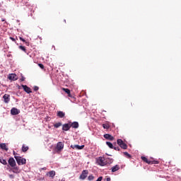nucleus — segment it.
<instances>
[{
	"label": "nucleus",
	"mask_w": 181,
	"mask_h": 181,
	"mask_svg": "<svg viewBox=\"0 0 181 181\" xmlns=\"http://www.w3.org/2000/svg\"><path fill=\"white\" fill-rule=\"evenodd\" d=\"M18 165H26V158H23L21 156H14Z\"/></svg>",
	"instance_id": "obj_1"
},
{
	"label": "nucleus",
	"mask_w": 181,
	"mask_h": 181,
	"mask_svg": "<svg viewBox=\"0 0 181 181\" xmlns=\"http://www.w3.org/2000/svg\"><path fill=\"white\" fill-rule=\"evenodd\" d=\"M64 148V143L59 141L57 144L55 149L57 150V152H62Z\"/></svg>",
	"instance_id": "obj_2"
},
{
	"label": "nucleus",
	"mask_w": 181,
	"mask_h": 181,
	"mask_svg": "<svg viewBox=\"0 0 181 181\" xmlns=\"http://www.w3.org/2000/svg\"><path fill=\"white\" fill-rule=\"evenodd\" d=\"M97 163L98 165H100V166H105V165H107V163L105 162V158L104 157H99L97 159Z\"/></svg>",
	"instance_id": "obj_3"
},
{
	"label": "nucleus",
	"mask_w": 181,
	"mask_h": 181,
	"mask_svg": "<svg viewBox=\"0 0 181 181\" xmlns=\"http://www.w3.org/2000/svg\"><path fill=\"white\" fill-rule=\"evenodd\" d=\"M117 144L119 145L120 148H122V149H127L128 148V146L127 145V144L124 143L122 139H117Z\"/></svg>",
	"instance_id": "obj_4"
},
{
	"label": "nucleus",
	"mask_w": 181,
	"mask_h": 181,
	"mask_svg": "<svg viewBox=\"0 0 181 181\" xmlns=\"http://www.w3.org/2000/svg\"><path fill=\"white\" fill-rule=\"evenodd\" d=\"M88 175V171L87 170H84L82 171L80 177H79V179H81V180H84L87 176Z\"/></svg>",
	"instance_id": "obj_5"
},
{
	"label": "nucleus",
	"mask_w": 181,
	"mask_h": 181,
	"mask_svg": "<svg viewBox=\"0 0 181 181\" xmlns=\"http://www.w3.org/2000/svg\"><path fill=\"white\" fill-rule=\"evenodd\" d=\"M8 165L11 168H15L16 166V161H15L13 158L11 157L8 159Z\"/></svg>",
	"instance_id": "obj_6"
},
{
	"label": "nucleus",
	"mask_w": 181,
	"mask_h": 181,
	"mask_svg": "<svg viewBox=\"0 0 181 181\" xmlns=\"http://www.w3.org/2000/svg\"><path fill=\"white\" fill-rule=\"evenodd\" d=\"M71 128L70 122L62 125V131H70Z\"/></svg>",
	"instance_id": "obj_7"
},
{
	"label": "nucleus",
	"mask_w": 181,
	"mask_h": 181,
	"mask_svg": "<svg viewBox=\"0 0 181 181\" xmlns=\"http://www.w3.org/2000/svg\"><path fill=\"white\" fill-rule=\"evenodd\" d=\"M21 87L23 88L24 91L27 93V94H30V93H32V89L28 86L22 85Z\"/></svg>",
	"instance_id": "obj_8"
},
{
	"label": "nucleus",
	"mask_w": 181,
	"mask_h": 181,
	"mask_svg": "<svg viewBox=\"0 0 181 181\" xmlns=\"http://www.w3.org/2000/svg\"><path fill=\"white\" fill-rule=\"evenodd\" d=\"M19 112H21V110H18L16 107H13L11 110V115H18V114H19Z\"/></svg>",
	"instance_id": "obj_9"
},
{
	"label": "nucleus",
	"mask_w": 181,
	"mask_h": 181,
	"mask_svg": "<svg viewBox=\"0 0 181 181\" xmlns=\"http://www.w3.org/2000/svg\"><path fill=\"white\" fill-rule=\"evenodd\" d=\"M10 97H11V95H9L8 94H5L3 96V98L4 100V103H6V104H8V103H9V101H11Z\"/></svg>",
	"instance_id": "obj_10"
},
{
	"label": "nucleus",
	"mask_w": 181,
	"mask_h": 181,
	"mask_svg": "<svg viewBox=\"0 0 181 181\" xmlns=\"http://www.w3.org/2000/svg\"><path fill=\"white\" fill-rule=\"evenodd\" d=\"M69 124L71 126V128H75V129H76L79 127V124L77 122H69Z\"/></svg>",
	"instance_id": "obj_11"
},
{
	"label": "nucleus",
	"mask_w": 181,
	"mask_h": 181,
	"mask_svg": "<svg viewBox=\"0 0 181 181\" xmlns=\"http://www.w3.org/2000/svg\"><path fill=\"white\" fill-rule=\"evenodd\" d=\"M103 136L105 139H107L108 141L114 140V136H112V135H110L109 134H104Z\"/></svg>",
	"instance_id": "obj_12"
},
{
	"label": "nucleus",
	"mask_w": 181,
	"mask_h": 181,
	"mask_svg": "<svg viewBox=\"0 0 181 181\" xmlns=\"http://www.w3.org/2000/svg\"><path fill=\"white\" fill-rule=\"evenodd\" d=\"M11 168V171L13 173H21V170L18 168V167L14 166Z\"/></svg>",
	"instance_id": "obj_13"
},
{
	"label": "nucleus",
	"mask_w": 181,
	"mask_h": 181,
	"mask_svg": "<svg viewBox=\"0 0 181 181\" xmlns=\"http://www.w3.org/2000/svg\"><path fill=\"white\" fill-rule=\"evenodd\" d=\"M8 78L10 80H13V81H16V80H18L16 74H10L9 76H8Z\"/></svg>",
	"instance_id": "obj_14"
},
{
	"label": "nucleus",
	"mask_w": 181,
	"mask_h": 181,
	"mask_svg": "<svg viewBox=\"0 0 181 181\" xmlns=\"http://www.w3.org/2000/svg\"><path fill=\"white\" fill-rule=\"evenodd\" d=\"M0 148L1 149L6 151V152H8V146H6V144L5 143L0 144Z\"/></svg>",
	"instance_id": "obj_15"
},
{
	"label": "nucleus",
	"mask_w": 181,
	"mask_h": 181,
	"mask_svg": "<svg viewBox=\"0 0 181 181\" xmlns=\"http://www.w3.org/2000/svg\"><path fill=\"white\" fill-rule=\"evenodd\" d=\"M64 115H66V113L62 111H58L57 113V116H58L59 118H64Z\"/></svg>",
	"instance_id": "obj_16"
},
{
	"label": "nucleus",
	"mask_w": 181,
	"mask_h": 181,
	"mask_svg": "<svg viewBox=\"0 0 181 181\" xmlns=\"http://www.w3.org/2000/svg\"><path fill=\"white\" fill-rule=\"evenodd\" d=\"M62 90L63 91H64L65 93H66V94H68V97H71V93L70 89L66 88H62Z\"/></svg>",
	"instance_id": "obj_17"
},
{
	"label": "nucleus",
	"mask_w": 181,
	"mask_h": 181,
	"mask_svg": "<svg viewBox=\"0 0 181 181\" xmlns=\"http://www.w3.org/2000/svg\"><path fill=\"white\" fill-rule=\"evenodd\" d=\"M48 176H49V177H54V176H56V172L54 170H51L49 172H48V173L47 174Z\"/></svg>",
	"instance_id": "obj_18"
},
{
	"label": "nucleus",
	"mask_w": 181,
	"mask_h": 181,
	"mask_svg": "<svg viewBox=\"0 0 181 181\" xmlns=\"http://www.w3.org/2000/svg\"><path fill=\"white\" fill-rule=\"evenodd\" d=\"M141 159L143 160V162H145L146 163H148V165H151V160H148V158L145 156H141Z\"/></svg>",
	"instance_id": "obj_19"
},
{
	"label": "nucleus",
	"mask_w": 181,
	"mask_h": 181,
	"mask_svg": "<svg viewBox=\"0 0 181 181\" xmlns=\"http://www.w3.org/2000/svg\"><path fill=\"white\" fill-rule=\"evenodd\" d=\"M28 151H29V146L23 144L22 146V152H28Z\"/></svg>",
	"instance_id": "obj_20"
},
{
	"label": "nucleus",
	"mask_w": 181,
	"mask_h": 181,
	"mask_svg": "<svg viewBox=\"0 0 181 181\" xmlns=\"http://www.w3.org/2000/svg\"><path fill=\"white\" fill-rule=\"evenodd\" d=\"M106 144L107 145V146H109V148H110L111 149H114V145L110 142V141H107Z\"/></svg>",
	"instance_id": "obj_21"
},
{
	"label": "nucleus",
	"mask_w": 181,
	"mask_h": 181,
	"mask_svg": "<svg viewBox=\"0 0 181 181\" xmlns=\"http://www.w3.org/2000/svg\"><path fill=\"white\" fill-rule=\"evenodd\" d=\"M0 163H2V165H8L6 160L1 158H0Z\"/></svg>",
	"instance_id": "obj_22"
},
{
	"label": "nucleus",
	"mask_w": 181,
	"mask_h": 181,
	"mask_svg": "<svg viewBox=\"0 0 181 181\" xmlns=\"http://www.w3.org/2000/svg\"><path fill=\"white\" fill-rule=\"evenodd\" d=\"M62 125H63L62 124V122H57V123L54 124V128H60V127H62Z\"/></svg>",
	"instance_id": "obj_23"
},
{
	"label": "nucleus",
	"mask_w": 181,
	"mask_h": 181,
	"mask_svg": "<svg viewBox=\"0 0 181 181\" xmlns=\"http://www.w3.org/2000/svg\"><path fill=\"white\" fill-rule=\"evenodd\" d=\"M158 160H150V165H158Z\"/></svg>",
	"instance_id": "obj_24"
},
{
	"label": "nucleus",
	"mask_w": 181,
	"mask_h": 181,
	"mask_svg": "<svg viewBox=\"0 0 181 181\" xmlns=\"http://www.w3.org/2000/svg\"><path fill=\"white\" fill-rule=\"evenodd\" d=\"M103 127L104 128V129H108V128H110V124H103Z\"/></svg>",
	"instance_id": "obj_25"
},
{
	"label": "nucleus",
	"mask_w": 181,
	"mask_h": 181,
	"mask_svg": "<svg viewBox=\"0 0 181 181\" xmlns=\"http://www.w3.org/2000/svg\"><path fill=\"white\" fill-rule=\"evenodd\" d=\"M88 180H89V181L94 180V175H90L88 177Z\"/></svg>",
	"instance_id": "obj_26"
},
{
	"label": "nucleus",
	"mask_w": 181,
	"mask_h": 181,
	"mask_svg": "<svg viewBox=\"0 0 181 181\" xmlns=\"http://www.w3.org/2000/svg\"><path fill=\"white\" fill-rule=\"evenodd\" d=\"M117 170H119V165H116L114 166V172H117Z\"/></svg>",
	"instance_id": "obj_27"
},
{
	"label": "nucleus",
	"mask_w": 181,
	"mask_h": 181,
	"mask_svg": "<svg viewBox=\"0 0 181 181\" xmlns=\"http://www.w3.org/2000/svg\"><path fill=\"white\" fill-rule=\"evenodd\" d=\"M124 156H126L129 159H131V155L129 153H128V152H124Z\"/></svg>",
	"instance_id": "obj_28"
},
{
	"label": "nucleus",
	"mask_w": 181,
	"mask_h": 181,
	"mask_svg": "<svg viewBox=\"0 0 181 181\" xmlns=\"http://www.w3.org/2000/svg\"><path fill=\"white\" fill-rule=\"evenodd\" d=\"M19 49H21V50H23V52H26V48L24 46H19Z\"/></svg>",
	"instance_id": "obj_29"
},
{
	"label": "nucleus",
	"mask_w": 181,
	"mask_h": 181,
	"mask_svg": "<svg viewBox=\"0 0 181 181\" xmlns=\"http://www.w3.org/2000/svg\"><path fill=\"white\" fill-rule=\"evenodd\" d=\"M84 148V145H82V146H78V145H76V149H83Z\"/></svg>",
	"instance_id": "obj_30"
},
{
	"label": "nucleus",
	"mask_w": 181,
	"mask_h": 181,
	"mask_svg": "<svg viewBox=\"0 0 181 181\" xmlns=\"http://www.w3.org/2000/svg\"><path fill=\"white\" fill-rule=\"evenodd\" d=\"M39 67H40V69H42L43 70V69H45V66L43 65V64H38Z\"/></svg>",
	"instance_id": "obj_31"
},
{
	"label": "nucleus",
	"mask_w": 181,
	"mask_h": 181,
	"mask_svg": "<svg viewBox=\"0 0 181 181\" xmlns=\"http://www.w3.org/2000/svg\"><path fill=\"white\" fill-rule=\"evenodd\" d=\"M33 90L34 91H37V90H39V86H34Z\"/></svg>",
	"instance_id": "obj_32"
},
{
	"label": "nucleus",
	"mask_w": 181,
	"mask_h": 181,
	"mask_svg": "<svg viewBox=\"0 0 181 181\" xmlns=\"http://www.w3.org/2000/svg\"><path fill=\"white\" fill-rule=\"evenodd\" d=\"M71 148H72V149H77V145H71Z\"/></svg>",
	"instance_id": "obj_33"
},
{
	"label": "nucleus",
	"mask_w": 181,
	"mask_h": 181,
	"mask_svg": "<svg viewBox=\"0 0 181 181\" xmlns=\"http://www.w3.org/2000/svg\"><path fill=\"white\" fill-rule=\"evenodd\" d=\"M11 39V40H12V42H15L16 43V40L12 37H9Z\"/></svg>",
	"instance_id": "obj_34"
},
{
	"label": "nucleus",
	"mask_w": 181,
	"mask_h": 181,
	"mask_svg": "<svg viewBox=\"0 0 181 181\" xmlns=\"http://www.w3.org/2000/svg\"><path fill=\"white\" fill-rule=\"evenodd\" d=\"M19 39L21 40V42H26V40H25V39H23L22 37H20Z\"/></svg>",
	"instance_id": "obj_35"
},
{
	"label": "nucleus",
	"mask_w": 181,
	"mask_h": 181,
	"mask_svg": "<svg viewBox=\"0 0 181 181\" xmlns=\"http://www.w3.org/2000/svg\"><path fill=\"white\" fill-rule=\"evenodd\" d=\"M115 151H119V147H114Z\"/></svg>",
	"instance_id": "obj_36"
},
{
	"label": "nucleus",
	"mask_w": 181,
	"mask_h": 181,
	"mask_svg": "<svg viewBox=\"0 0 181 181\" xmlns=\"http://www.w3.org/2000/svg\"><path fill=\"white\" fill-rule=\"evenodd\" d=\"M21 81H25V77L22 76L21 78Z\"/></svg>",
	"instance_id": "obj_37"
},
{
	"label": "nucleus",
	"mask_w": 181,
	"mask_h": 181,
	"mask_svg": "<svg viewBox=\"0 0 181 181\" xmlns=\"http://www.w3.org/2000/svg\"><path fill=\"white\" fill-rule=\"evenodd\" d=\"M105 180H106V181H111V178H110V177H107V178L105 179Z\"/></svg>",
	"instance_id": "obj_38"
},
{
	"label": "nucleus",
	"mask_w": 181,
	"mask_h": 181,
	"mask_svg": "<svg viewBox=\"0 0 181 181\" xmlns=\"http://www.w3.org/2000/svg\"><path fill=\"white\" fill-rule=\"evenodd\" d=\"M25 42V45H26V46H29V42Z\"/></svg>",
	"instance_id": "obj_39"
},
{
	"label": "nucleus",
	"mask_w": 181,
	"mask_h": 181,
	"mask_svg": "<svg viewBox=\"0 0 181 181\" xmlns=\"http://www.w3.org/2000/svg\"><path fill=\"white\" fill-rule=\"evenodd\" d=\"M13 155H15V156H16V155H18V153H15V151H13Z\"/></svg>",
	"instance_id": "obj_40"
},
{
	"label": "nucleus",
	"mask_w": 181,
	"mask_h": 181,
	"mask_svg": "<svg viewBox=\"0 0 181 181\" xmlns=\"http://www.w3.org/2000/svg\"><path fill=\"white\" fill-rule=\"evenodd\" d=\"M111 169H112V172H114V167H112Z\"/></svg>",
	"instance_id": "obj_41"
},
{
	"label": "nucleus",
	"mask_w": 181,
	"mask_h": 181,
	"mask_svg": "<svg viewBox=\"0 0 181 181\" xmlns=\"http://www.w3.org/2000/svg\"><path fill=\"white\" fill-rule=\"evenodd\" d=\"M62 181H63V180H62Z\"/></svg>",
	"instance_id": "obj_42"
}]
</instances>
